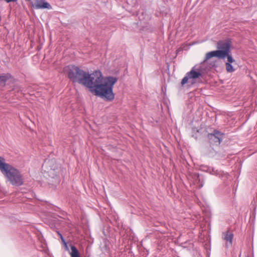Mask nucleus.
Returning a JSON list of instances; mask_svg holds the SVG:
<instances>
[{"instance_id":"4","label":"nucleus","mask_w":257,"mask_h":257,"mask_svg":"<svg viewBox=\"0 0 257 257\" xmlns=\"http://www.w3.org/2000/svg\"><path fill=\"white\" fill-rule=\"evenodd\" d=\"M223 134L217 130H214L212 133L208 134V138L211 143L219 145L223 140Z\"/></svg>"},{"instance_id":"7","label":"nucleus","mask_w":257,"mask_h":257,"mask_svg":"<svg viewBox=\"0 0 257 257\" xmlns=\"http://www.w3.org/2000/svg\"><path fill=\"white\" fill-rule=\"evenodd\" d=\"M224 52L219 50L211 51L206 54L205 60H207L213 57H216L219 59H224L225 58Z\"/></svg>"},{"instance_id":"11","label":"nucleus","mask_w":257,"mask_h":257,"mask_svg":"<svg viewBox=\"0 0 257 257\" xmlns=\"http://www.w3.org/2000/svg\"><path fill=\"white\" fill-rule=\"evenodd\" d=\"M10 75L8 74H4L0 76V86H3L5 85L8 79L10 77Z\"/></svg>"},{"instance_id":"1","label":"nucleus","mask_w":257,"mask_h":257,"mask_svg":"<svg viewBox=\"0 0 257 257\" xmlns=\"http://www.w3.org/2000/svg\"><path fill=\"white\" fill-rule=\"evenodd\" d=\"M64 70L71 80L89 88L96 95L110 101L114 99L112 88L117 80L116 77H107L103 81L100 71L89 74L74 65H69Z\"/></svg>"},{"instance_id":"15","label":"nucleus","mask_w":257,"mask_h":257,"mask_svg":"<svg viewBox=\"0 0 257 257\" xmlns=\"http://www.w3.org/2000/svg\"><path fill=\"white\" fill-rule=\"evenodd\" d=\"M226 57L227 58V62L226 63H229L231 64L234 62V59L232 58V57L228 53V55L226 56Z\"/></svg>"},{"instance_id":"2","label":"nucleus","mask_w":257,"mask_h":257,"mask_svg":"<svg viewBox=\"0 0 257 257\" xmlns=\"http://www.w3.org/2000/svg\"><path fill=\"white\" fill-rule=\"evenodd\" d=\"M205 64L201 63L193 66L189 72H188L181 81L183 86L189 81L192 84L195 83L197 79L203 78L205 74Z\"/></svg>"},{"instance_id":"5","label":"nucleus","mask_w":257,"mask_h":257,"mask_svg":"<svg viewBox=\"0 0 257 257\" xmlns=\"http://www.w3.org/2000/svg\"><path fill=\"white\" fill-rule=\"evenodd\" d=\"M31 6L36 10L52 9V6L46 0H33L31 2Z\"/></svg>"},{"instance_id":"8","label":"nucleus","mask_w":257,"mask_h":257,"mask_svg":"<svg viewBox=\"0 0 257 257\" xmlns=\"http://www.w3.org/2000/svg\"><path fill=\"white\" fill-rule=\"evenodd\" d=\"M233 236V234L228 231L222 233V238L225 240L227 246L232 245Z\"/></svg>"},{"instance_id":"17","label":"nucleus","mask_w":257,"mask_h":257,"mask_svg":"<svg viewBox=\"0 0 257 257\" xmlns=\"http://www.w3.org/2000/svg\"><path fill=\"white\" fill-rule=\"evenodd\" d=\"M7 3H9L10 2H16L18 0H5Z\"/></svg>"},{"instance_id":"9","label":"nucleus","mask_w":257,"mask_h":257,"mask_svg":"<svg viewBox=\"0 0 257 257\" xmlns=\"http://www.w3.org/2000/svg\"><path fill=\"white\" fill-rule=\"evenodd\" d=\"M210 174L218 176L219 177H222L224 173L223 172L215 169L214 168L211 167Z\"/></svg>"},{"instance_id":"16","label":"nucleus","mask_w":257,"mask_h":257,"mask_svg":"<svg viewBox=\"0 0 257 257\" xmlns=\"http://www.w3.org/2000/svg\"><path fill=\"white\" fill-rule=\"evenodd\" d=\"M58 234H59V235L60 236V238H61V239L62 241V242H63V243L65 244V246H66V247H67V243H66V242H65V239H64V237H63L62 235L60 233H59V232H58Z\"/></svg>"},{"instance_id":"3","label":"nucleus","mask_w":257,"mask_h":257,"mask_svg":"<svg viewBox=\"0 0 257 257\" xmlns=\"http://www.w3.org/2000/svg\"><path fill=\"white\" fill-rule=\"evenodd\" d=\"M2 173L13 185L20 186L23 185V180L20 172L12 165H10Z\"/></svg>"},{"instance_id":"6","label":"nucleus","mask_w":257,"mask_h":257,"mask_svg":"<svg viewBox=\"0 0 257 257\" xmlns=\"http://www.w3.org/2000/svg\"><path fill=\"white\" fill-rule=\"evenodd\" d=\"M230 44L228 41H220L217 44V48L222 52H224L225 56L229 52Z\"/></svg>"},{"instance_id":"12","label":"nucleus","mask_w":257,"mask_h":257,"mask_svg":"<svg viewBox=\"0 0 257 257\" xmlns=\"http://www.w3.org/2000/svg\"><path fill=\"white\" fill-rule=\"evenodd\" d=\"M71 252L70 254L71 257H80L78 250L75 246L71 245Z\"/></svg>"},{"instance_id":"10","label":"nucleus","mask_w":257,"mask_h":257,"mask_svg":"<svg viewBox=\"0 0 257 257\" xmlns=\"http://www.w3.org/2000/svg\"><path fill=\"white\" fill-rule=\"evenodd\" d=\"M4 158L0 156V170L2 173L10 165L5 162Z\"/></svg>"},{"instance_id":"13","label":"nucleus","mask_w":257,"mask_h":257,"mask_svg":"<svg viewBox=\"0 0 257 257\" xmlns=\"http://www.w3.org/2000/svg\"><path fill=\"white\" fill-rule=\"evenodd\" d=\"M225 66H226V71L230 73V72H232L234 71L235 70L233 68L232 65L231 64H229V63H226Z\"/></svg>"},{"instance_id":"14","label":"nucleus","mask_w":257,"mask_h":257,"mask_svg":"<svg viewBox=\"0 0 257 257\" xmlns=\"http://www.w3.org/2000/svg\"><path fill=\"white\" fill-rule=\"evenodd\" d=\"M211 167L207 165H202L201 166V170L204 172L210 174Z\"/></svg>"}]
</instances>
